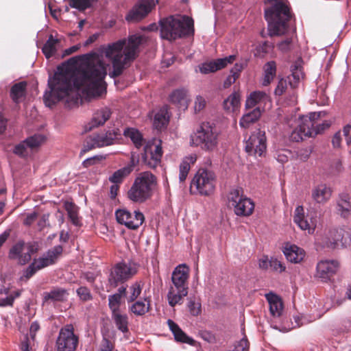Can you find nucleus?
Returning <instances> with one entry per match:
<instances>
[{"instance_id": "obj_22", "label": "nucleus", "mask_w": 351, "mask_h": 351, "mask_svg": "<svg viewBox=\"0 0 351 351\" xmlns=\"http://www.w3.org/2000/svg\"><path fill=\"white\" fill-rule=\"evenodd\" d=\"M293 221L301 230L307 231L308 234H313L315 230L316 220L311 218V221H308L305 218L304 208L302 206L296 207Z\"/></svg>"}, {"instance_id": "obj_36", "label": "nucleus", "mask_w": 351, "mask_h": 351, "mask_svg": "<svg viewBox=\"0 0 351 351\" xmlns=\"http://www.w3.org/2000/svg\"><path fill=\"white\" fill-rule=\"evenodd\" d=\"M261 115V112L259 108H256L251 112L244 114L239 121V125L241 128H248L252 123H254L258 120Z\"/></svg>"}, {"instance_id": "obj_17", "label": "nucleus", "mask_w": 351, "mask_h": 351, "mask_svg": "<svg viewBox=\"0 0 351 351\" xmlns=\"http://www.w3.org/2000/svg\"><path fill=\"white\" fill-rule=\"evenodd\" d=\"M155 0H142L136 4L125 16L129 22H136L145 18L155 7Z\"/></svg>"}, {"instance_id": "obj_44", "label": "nucleus", "mask_w": 351, "mask_h": 351, "mask_svg": "<svg viewBox=\"0 0 351 351\" xmlns=\"http://www.w3.org/2000/svg\"><path fill=\"white\" fill-rule=\"evenodd\" d=\"M65 209L68 213L71 221L75 226L79 224L78 208L72 202L65 204Z\"/></svg>"}, {"instance_id": "obj_43", "label": "nucleus", "mask_w": 351, "mask_h": 351, "mask_svg": "<svg viewBox=\"0 0 351 351\" xmlns=\"http://www.w3.org/2000/svg\"><path fill=\"white\" fill-rule=\"evenodd\" d=\"M98 0H69V5L78 10L79 11H84L91 8Z\"/></svg>"}, {"instance_id": "obj_33", "label": "nucleus", "mask_w": 351, "mask_h": 351, "mask_svg": "<svg viewBox=\"0 0 351 351\" xmlns=\"http://www.w3.org/2000/svg\"><path fill=\"white\" fill-rule=\"evenodd\" d=\"M112 319L117 327L123 334L129 332L128 316L121 312L112 314Z\"/></svg>"}, {"instance_id": "obj_37", "label": "nucleus", "mask_w": 351, "mask_h": 351, "mask_svg": "<svg viewBox=\"0 0 351 351\" xmlns=\"http://www.w3.org/2000/svg\"><path fill=\"white\" fill-rule=\"evenodd\" d=\"M60 43V40L54 38L53 35L49 36L48 40L46 41L42 48V51L45 56L46 58L49 59L57 52V47Z\"/></svg>"}, {"instance_id": "obj_13", "label": "nucleus", "mask_w": 351, "mask_h": 351, "mask_svg": "<svg viewBox=\"0 0 351 351\" xmlns=\"http://www.w3.org/2000/svg\"><path fill=\"white\" fill-rule=\"evenodd\" d=\"M79 343V338L74 333L72 324H66L59 332L56 341V351H75Z\"/></svg>"}, {"instance_id": "obj_51", "label": "nucleus", "mask_w": 351, "mask_h": 351, "mask_svg": "<svg viewBox=\"0 0 351 351\" xmlns=\"http://www.w3.org/2000/svg\"><path fill=\"white\" fill-rule=\"evenodd\" d=\"M288 88V82L286 78L279 77L274 90V95L276 96H281L285 94Z\"/></svg>"}, {"instance_id": "obj_27", "label": "nucleus", "mask_w": 351, "mask_h": 351, "mask_svg": "<svg viewBox=\"0 0 351 351\" xmlns=\"http://www.w3.org/2000/svg\"><path fill=\"white\" fill-rule=\"evenodd\" d=\"M233 208L237 215L250 216L254 211V204L250 198L243 197Z\"/></svg>"}, {"instance_id": "obj_63", "label": "nucleus", "mask_w": 351, "mask_h": 351, "mask_svg": "<svg viewBox=\"0 0 351 351\" xmlns=\"http://www.w3.org/2000/svg\"><path fill=\"white\" fill-rule=\"evenodd\" d=\"M40 329V325L37 322H34L32 323L29 328V335L32 339H34L36 337V333Z\"/></svg>"}, {"instance_id": "obj_34", "label": "nucleus", "mask_w": 351, "mask_h": 351, "mask_svg": "<svg viewBox=\"0 0 351 351\" xmlns=\"http://www.w3.org/2000/svg\"><path fill=\"white\" fill-rule=\"evenodd\" d=\"M291 75L288 77L289 84L291 88L294 89L298 86L300 80L304 79V73L302 67L296 64L291 66Z\"/></svg>"}, {"instance_id": "obj_32", "label": "nucleus", "mask_w": 351, "mask_h": 351, "mask_svg": "<svg viewBox=\"0 0 351 351\" xmlns=\"http://www.w3.org/2000/svg\"><path fill=\"white\" fill-rule=\"evenodd\" d=\"M69 293L65 289L63 288H53L49 292L43 293V299L45 302L51 300L53 302H63L64 301Z\"/></svg>"}, {"instance_id": "obj_11", "label": "nucleus", "mask_w": 351, "mask_h": 351, "mask_svg": "<svg viewBox=\"0 0 351 351\" xmlns=\"http://www.w3.org/2000/svg\"><path fill=\"white\" fill-rule=\"evenodd\" d=\"M62 252L63 247L61 245H56L52 249L49 250L43 257L34 258L33 262L25 270L23 276L26 279H29L38 270L54 265L62 254Z\"/></svg>"}, {"instance_id": "obj_53", "label": "nucleus", "mask_w": 351, "mask_h": 351, "mask_svg": "<svg viewBox=\"0 0 351 351\" xmlns=\"http://www.w3.org/2000/svg\"><path fill=\"white\" fill-rule=\"evenodd\" d=\"M188 308L190 313L193 316H197L201 313V304L199 302H195L193 300H190L188 303Z\"/></svg>"}, {"instance_id": "obj_16", "label": "nucleus", "mask_w": 351, "mask_h": 351, "mask_svg": "<svg viewBox=\"0 0 351 351\" xmlns=\"http://www.w3.org/2000/svg\"><path fill=\"white\" fill-rule=\"evenodd\" d=\"M117 221L132 230L137 229L145 220L144 215L139 211H135L134 215L126 209H118L115 212Z\"/></svg>"}, {"instance_id": "obj_4", "label": "nucleus", "mask_w": 351, "mask_h": 351, "mask_svg": "<svg viewBox=\"0 0 351 351\" xmlns=\"http://www.w3.org/2000/svg\"><path fill=\"white\" fill-rule=\"evenodd\" d=\"M160 36L163 39L175 40L194 34V21L186 16H169L160 21Z\"/></svg>"}, {"instance_id": "obj_60", "label": "nucleus", "mask_w": 351, "mask_h": 351, "mask_svg": "<svg viewBox=\"0 0 351 351\" xmlns=\"http://www.w3.org/2000/svg\"><path fill=\"white\" fill-rule=\"evenodd\" d=\"M206 106V101L205 99L201 97L197 96L195 99V112H199L201 111Z\"/></svg>"}, {"instance_id": "obj_15", "label": "nucleus", "mask_w": 351, "mask_h": 351, "mask_svg": "<svg viewBox=\"0 0 351 351\" xmlns=\"http://www.w3.org/2000/svg\"><path fill=\"white\" fill-rule=\"evenodd\" d=\"M162 154L161 141H159L158 144H147L144 147L142 161L147 167L155 169L160 164Z\"/></svg>"}, {"instance_id": "obj_26", "label": "nucleus", "mask_w": 351, "mask_h": 351, "mask_svg": "<svg viewBox=\"0 0 351 351\" xmlns=\"http://www.w3.org/2000/svg\"><path fill=\"white\" fill-rule=\"evenodd\" d=\"M332 191L326 184H321L315 186L312 191L313 199L319 204L327 202L331 197Z\"/></svg>"}, {"instance_id": "obj_6", "label": "nucleus", "mask_w": 351, "mask_h": 351, "mask_svg": "<svg viewBox=\"0 0 351 351\" xmlns=\"http://www.w3.org/2000/svg\"><path fill=\"white\" fill-rule=\"evenodd\" d=\"M189 271L188 267L185 265H180L172 273L173 285L170 287L167 293L168 303L171 307L182 304L184 298L188 294Z\"/></svg>"}, {"instance_id": "obj_25", "label": "nucleus", "mask_w": 351, "mask_h": 351, "mask_svg": "<svg viewBox=\"0 0 351 351\" xmlns=\"http://www.w3.org/2000/svg\"><path fill=\"white\" fill-rule=\"evenodd\" d=\"M167 324L169 329L173 332L176 341L188 343L191 346L195 345V341L187 336L176 322L171 319H168Z\"/></svg>"}, {"instance_id": "obj_59", "label": "nucleus", "mask_w": 351, "mask_h": 351, "mask_svg": "<svg viewBox=\"0 0 351 351\" xmlns=\"http://www.w3.org/2000/svg\"><path fill=\"white\" fill-rule=\"evenodd\" d=\"M15 297L13 295H10L5 298H0V306H12Z\"/></svg>"}, {"instance_id": "obj_5", "label": "nucleus", "mask_w": 351, "mask_h": 351, "mask_svg": "<svg viewBox=\"0 0 351 351\" xmlns=\"http://www.w3.org/2000/svg\"><path fill=\"white\" fill-rule=\"evenodd\" d=\"M321 112H311L309 115L301 116L299 118L298 125L290 135L291 141L300 142L305 138L315 136L330 127L327 122L319 123Z\"/></svg>"}, {"instance_id": "obj_62", "label": "nucleus", "mask_w": 351, "mask_h": 351, "mask_svg": "<svg viewBox=\"0 0 351 351\" xmlns=\"http://www.w3.org/2000/svg\"><path fill=\"white\" fill-rule=\"evenodd\" d=\"M343 136H345V139L347 145L351 144V124H348L343 128Z\"/></svg>"}, {"instance_id": "obj_49", "label": "nucleus", "mask_w": 351, "mask_h": 351, "mask_svg": "<svg viewBox=\"0 0 351 351\" xmlns=\"http://www.w3.org/2000/svg\"><path fill=\"white\" fill-rule=\"evenodd\" d=\"M186 96V91L184 89H177L172 92L169 96L171 102L173 104H181Z\"/></svg>"}, {"instance_id": "obj_54", "label": "nucleus", "mask_w": 351, "mask_h": 351, "mask_svg": "<svg viewBox=\"0 0 351 351\" xmlns=\"http://www.w3.org/2000/svg\"><path fill=\"white\" fill-rule=\"evenodd\" d=\"M270 267L275 271L282 273L285 271L286 267L284 263L277 258H271L270 259Z\"/></svg>"}, {"instance_id": "obj_21", "label": "nucleus", "mask_w": 351, "mask_h": 351, "mask_svg": "<svg viewBox=\"0 0 351 351\" xmlns=\"http://www.w3.org/2000/svg\"><path fill=\"white\" fill-rule=\"evenodd\" d=\"M235 59L236 56L231 55L223 58H219L209 62H206L201 64L199 66V71L204 74L214 73L225 68L228 64L232 63Z\"/></svg>"}, {"instance_id": "obj_23", "label": "nucleus", "mask_w": 351, "mask_h": 351, "mask_svg": "<svg viewBox=\"0 0 351 351\" xmlns=\"http://www.w3.org/2000/svg\"><path fill=\"white\" fill-rule=\"evenodd\" d=\"M112 112L110 108H102L93 114L91 121L88 123L86 130L90 131L95 128L103 125L110 117Z\"/></svg>"}, {"instance_id": "obj_50", "label": "nucleus", "mask_w": 351, "mask_h": 351, "mask_svg": "<svg viewBox=\"0 0 351 351\" xmlns=\"http://www.w3.org/2000/svg\"><path fill=\"white\" fill-rule=\"evenodd\" d=\"M76 293L82 302H87L93 300V295L90 290L85 286H80L76 290Z\"/></svg>"}, {"instance_id": "obj_8", "label": "nucleus", "mask_w": 351, "mask_h": 351, "mask_svg": "<svg viewBox=\"0 0 351 351\" xmlns=\"http://www.w3.org/2000/svg\"><path fill=\"white\" fill-rule=\"evenodd\" d=\"M218 136L219 132L215 125L208 122L202 123L192 136V144L207 150H213L218 143Z\"/></svg>"}, {"instance_id": "obj_24", "label": "nucleus", "mask_w": 351, "mask_h": 351, "mask_svg": "<svg viewBox=\"0 0 351 351\" xmlns=\"http://www.w3.org/2000/svg\"><path fill=\"white\" fill-rule=\"evenodd\" d=\"M283 252L287 261L293 263L302 262L306 254L302 248L292 244H287L284 247Z\"/></svg>"}, {"instance_id": "obj_56", "label": "nucleus", "mask_w": 351, "mask_h": 351, "mask_svg": "<svg viewBox=\"0 0 351 351\" xmlns=\"http://www.w3.org/2000/svg\"><path fill=\"white\" fill-rule=\"evenodd\" d=\"M102 159L103 156H95L84 160L82 162V166L85 168H88L100 162Z\"/></svg>"}, {"instance_id": "obj_7", "label": "nucleus", "mask_w": 351, "mask_h": 351, "mask_svg": "<svg viewBox=\"0 0 351 351\" xmlns=\"http://www.w3.org/2000/svg\"><path fill=\"white\" fill-rule=\"evenodd\" d=\"M157 184L156 177L149 171H144L135 178L128 192V197L135 203H143L152 196Z\"/></svg>"}, {"instance_id": "obj_41", "label": "nucleus", "mask_w": 351, "mask_h": 351, "mask_svg": "<svg viewBox=\"0 0 351 351\" xmlns=\"http://www.w3.org/2000/svg\"><path fill=\"white\" fill-rule=\"evenodd\" d=\"M267 97V94L263 91H254L247 98L245 108L247 109L254 108L258 103L264 101Z\"/></svg>"}, {"instance_id": "obj_61", "label": "nucleus", "mask_w": 351, "mask_h": 351, "mask_svg": "<svg viewBox=\"0 0 351 351\" xmlns=\"http://www.w3.org/2000/svg\"><path fill=\"white\" fill-rule=\"evenodd\" d=\"M259 268L263 270L267 269L270 267V260L266 256H263L258 261Z\"/></svg>"}, {"instance_id": "obj_20", "label": "nucleus", "mask_w": 351, "mask_h": 351, "mask_svg": "<svg viewBox=\"0 0 351 351\" xmlns=\"http://www.w3.org/2000/svg\"><path fill=\"white\" fill-rule=\"evenodd\" d=\"M26 243L23 240H19L15 243L10 249L8 258L10 260L17 261L18 263L24 265L31 260V256L29 253H25Z\"/></svg>"}, {"instance_id": "obj_57", "label": "nucleus", "mask_w": 351, "mask_h": 351, "mask_svg": "<svg viewBox=\"0 0 351 351\" xmlns=\"http://www.w3.org/2000/svg\"><path fill=\"white\" fill-rule=\"evenodd\" d=\"M311 151L309 149L304 148L300 149L297 151L296 155L297 158L302 161H306L308 159L311 155Z\"/></svg>"}, {"instance_id": "obj_55", "label": "nucleus", "mask_w": 351, "mask_h": 351, "mask_svg": "<svg viewBox=\"0 0 351 351\" xmlns=\"http://www.w3.org/2000/svg\"><path fill=\"white\" fill-rule=\"evenodd\" d=\"M278 48L282 52H287L292 48V38H287L278 44Z\"/></svg>"}, {"instance_id": "obj_29", "label": "nucleus", "mask_w": 351, "mask_h": 351, "mask_svg": "<svg viewBox=\"0 0 351 351\" xmlns=\"http://www.w3.org/2000/svg\"><path fill=\"white\" fill-rule=\"evenodd\" d=\"M223 108L228 112H234L237 110L241 106V93L234 90L229 97L223 101Z\"/></svg>"}, {"instance_id": "obj_1", "label": "nucleus", "mask_w": 351, "mask_h": 351, "mask_svg": "<svg viewBox=\"0 0 351 351\" xmlns=\"http://www.w3.org/2000/svg\"><path fill=\"white\" fill-rule=\"evenodd\" d=\"M106 66L101 56L92 52L70 58L57 68L48 80L50 90L44 95L47 106L82 89L88 95L101 96L106 91Z\"/></svg>"}, {"instance_id": "obj_31", "label": "nucleus", "mask_w": 351, "mask_h": 351, "mask_svg": "<svg viewBox=\"0 0 351 351\" xmlns=\"http://www.w3.org/2000/svg\"><path fill=\"white\" fill-rule=\"evenodd\" d=\"M169 121V115L166 106L160 108L155 114L154 119V126L157 130L165 128Z\"/></svg>"}, {"instance_id": "obj_58", "label": "nucleus", "mask_w": 351, "mask_h": 351, "mask_svg": "<svg viewBox=\"0 0 351 351\" xmlns=\"http://www.w3.org/2000/svg\"><path fill=\"white\" fill-rule=\"evenodd\" d=\"M343 169L342 162L340 159L335 160L331 165V172L333 174H338Z\"/></svg>"}, {"instance_id": "obj_14", "label": "nucleus", "mask_w": 351, "mask_h": 351, "mask_svg": "<svg viewBox=\"0 0 351 351\" xmlns=\"http://www.w3.org/2000/svg\"><path fill=\"white\" fill-rule=\"evenodd\" d=\"M266 149L265 133L260 130L253 133L245 142V150L249 155L261 156Z\"/></svg>"}, {"instance_id": "obj_42", "label": "nucleus", "mask_w": 351, "mask_h": 351, "mask_svg": "<svg viewBox=\"0 0 351 351\" xmlns=\"http://www.w3.org/2000/svg\"><path fill=\"white\" fill-rule=\"evenodd\" d=\"M196 160V158L190 156L184 159L180 165V173L179 180L180 182L185 181L189 170H190V162L194 163Z\"/></svg>"}, {"instance_id": "obj_38", "label": "nucleus", "mask_w": 351, "mask_h": 351, "mask_svg": "<svg viewBox=\"0 0 351 351\" xmlns=\"http://www.w3.org/2000/svg\"><path fill=\"white\" fill-rule=\"evenodd\" d=\"M123 135L126 138H130L136 148H139L143 145V135L136 128H126L123 131Z\"/></svg>"}, {"instance_id": "obj_64", "label": "nucleus", "mask_w": 351, "mask_h": 351, "mask_svg": "<svg viewBox=\"0 0 351 351\" xmlns=\"http://www.w3.org/2000/svg\"><path fill=\"white\" fill-rule=\"evenodd\" d=\"M37 216H38V215L35 212L32 213L31 214H29L24 221V224L26 226L32 225L36 221Z\"/></svg>"}, {"instance_id": "obj_2", "label": "nucleus", "mask_w": 351, "mask_h": 351, "mask_svg": "<svg viewBox=\"0 0 351 351\" xmlns=\"http://www.w3.org/2000/svg\"><path fill=\"white\" fill-rule=\"evenodd\" d=\"M143 37L141 35H132L125 40H120L103 47L106 58L111 59L113 71L110 73L112 78L120 76L123 70L133 62L139 54V47Z\"/></svg>"}, {"instance_id": "obj_39", "label": "nucleus", "mask_w": 351, "mask_h": 351, "mask_svg": "<svg viewBox=\"0 0 351 351\" xmlns=\"http://www.w3.org/2000/svg\"><path fill=\"white\" fill-rule=\"evenodd\" d=\"M130 310L136 315H143L150 310V300L145 298L143 301H136L130 307Z\"/></svg>"}, {"instance_id": "obj_45", "label": "nucleus", "mask_w": 351, "mask_h": 351, "mask_svg": "<svg viewBox=\"0 0 351 351\" xmlns=\"http://www.w3.org/2000/svg\"><path fill=\"white\" fill-rule=\"evenodd\" d=\"M338 210L341 212V215L344 217H348L351 213V204L348 201L347 195L341 197L338 202Z\"/></svg>"}, {"instance_id": "obj_52", "label": "nucleus", "mask_w": 351, "mask_h": 351, "mask_svg": "<svg viewBox=\"0 0 351 351\" xmlns=\"http://www.w3.org/2000/svg\"><path fill=\"white\" fill-rule=\"evenodd\" d=\"M130 295L128 298V302H131L136 300L141 293L142 287L138 282H135L130 287Z\"/></svg>"}, {"instance_id": "obj_28", "label": "nucleus", "mask_w": 351, "mask_h": 351, "mask_svg": "<svg viewBox=\"0 0 351 351\" xmlns=\"http://www.w3.org/2000/svg\"><path fill=\"white\" fill-rule=\"evenodd\" d=\"M277 65L274 60L269 61L263 66V78L262 84L264 86L269 85L276 76Z\"/></svg>"}, {"instance_id": "obj_3", "label": "nucleus", "mask_w": 351, "mask_h": 351, "mask_svg": "<svg viewBox=\"0 0 351 351\" xmlns=\"http://www.w3.org/2000/svg\"><path fill=\"white\" fill-rule=\"evenodd\" d=\"M267 6L264 9L265 19L268 23L270 36L284 34L289 28V22L293 16L288 0H264Z\"/></svg>"}, {"instance_id": "obj_19", "label": "nucleus", "mask_w": 351, "mask_h": 351, "mask_svg": "<svg viewBox=\"0 0 351 351\" xmlns=\"http://www.w3.org/2000/svg\"><path fill=\"white\" fill-rule=\"evenodd\" d=\"M339 268V263L336 260L321 261L317 265V275L326 282L337 272Z\"/></svg>"}, {"instance_id": "obj_46", "label": "nucleus", "mask_w": 351, "mask_h": 351, "mask_svg": "<svg viewBox=\"0 0 351 351\" xmlns=\"http://www.w3.org/2000/svg\"><path fill=\"white\" fill-rule=\"evenodd\" d=\"M121 298L119 294H113L108 297V306L112 314L121 312L120 310Z\"/></svg>"}, {"instance_id": "obj_47", "label": "nucleus", "mask_w": 351, "mask_h": 351, "mask_svg": "<svg viewBox=\"0 0 351 351\" xmlns=\"http://www.w3.org/2000/svg\"><path fill=\"white\" fill-rule=\"evenodd\" d=\"M114 341L110 339V336L106 333L102 334V341L98 351H114Z\"/></svg>"}, {"instance_id": "obj_18", "label": "nucleus", "mask_w": 351, "mask_h": 351, "mask_svg": "<svg viewBox=\"0 0 351 351\" xmlns=\"http://www.w3.org/2000/svg\"><path fill=\"white\" fill-rule=\"evenodd\" d=\"M45 141V137L40 134H35L28 137L23 141L16 145L13 153L21 158H25L28 155V148L33 149L39 147Z\"/></svg>"}, {"instance_id": "obj_48", "label": "nucleus", "mask_w": 351, "mask_h": 351, "mask_svg": "<svg viewBox=\"0 0 351 351\" xmlns=\"http://www.w3.org/2000/svg\"><path fill=\"white\" fill-rule=\"evenodd\" d=\"M243 191L241 189L237 188L230 191L228 199L231 206L234 207L242 198H243Z\"/></svg>"}, {"instance_id": "obj_35", "label": "nucleus", "mask_w": 351, "mask_h": 351, "mask_svg": "<svg viewBox=\"0 0 351 351\" xmlns=\"http://www.w3.org/2000/svg\"><path fill=\"white\" fill-rule=\"evenodd\" d=\"M27 83L25 82H20L14 84L10 89V97L12 101L18 104L21 99L25 96Z\"/></svg>"}, {"instance_id": "obj_12", "label": "nucleus", "mask_w": 351, "mask_h": 351, "mask_svg": "<svg viewBox=\"0 0 351 351\" xmlns=\"http://www.w3.org/2000/svg\"><path fill=\"white\" fill-rule=\"evenodd\" d=\"M121 136V132L118 128L108 130L105 133L90 135L86 138L80 154H83L96 147L113 145Z\"/></svg>"}, {"instance_id": "obj_30", "label": "nucleus", "mask_w": 351, "mask_h": 351, "mask_svg": "<svg viewBox=\"0 0 351 351\" xmlns=\"http://www.w3.org/2000/svg\"><path fill=\"white\" fill-rule=\"evenodd\" d=\"M267 299L269 304V311L271 315L274 317H280L283 310V304L281 299L275 294L267 295Z\"/></svg>"}, {"instance_id": "obj_10", "label": "nucleus", "mask_w": 351, "mask_h": 351, "mask_svg": "<svg viewBox=\"0 0 351 351\" xmlns=\"http://www.w3.org/2000/svg\"><path fill=\"white\" fill-rule=\"evenodd\" d=\"M215 187V176L213 171L205 169H199L191 183V191L196 189V193L201 195L208 196L214 192Z\"/></svg>"}, {"instance_id": "obj_9", "label": "nucleus", "mask_w": 351, "mask_h": 351, "mask_svg": "<svg viewBox=\"0 0 351 351\" xmlns=\"http://www.w3.org/2000/svg\"><path fill=\"white\" fill-rule=\"evenodd\" d=\"M137 273V267L135 263L121 262L117 263L110 269L108 279V285L114 289L120 285L132 278Z\"/></svg>"}, {"instance_id": "obj_40", "label": "nucleus", "mask_w": 351, "mask_h": 351, "mask_svg": "<svg viewBox=\"0 0 351 351\" xmlns=\"http://www.w3.org/2000/svg\"><path fill=\"white\" fill-rule=\"evenodd\" d=\"M133 170V165H128L118 169L109 178V180L114 184H120Z\"/></svg>"}]
</instances>
